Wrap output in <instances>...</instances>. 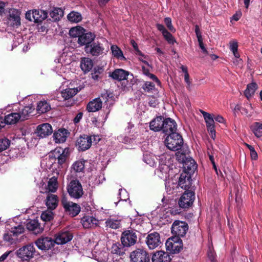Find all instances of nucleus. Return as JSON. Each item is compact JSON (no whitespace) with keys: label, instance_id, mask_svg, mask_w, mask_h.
Returning a JSON list of instances; mask_svg holds the SVG:
<instances>
[{"label":"nucleus","instance_id":"nucleus-15","mask_svg":"<svg viewBox=\"0 0 262 262\" xmlns=\"http://www.w3.org/2000/svg\"><path fill=\"white\" fill-rule=\"evenodd\" d=\"M73 237V234L70 231L62 230L56 235L55 241L58 245H63L71 241Z\"/></svg>","mask_w":262,"mask_h":262},{"label":"nucleus","instance_id":"nucleus-6","mask_svg":"<svg viewBox=\"0 0 262 262\" xmlns=\"http://www.w3.org/2000/svg\"><path fill=\"white\" fill-rule=\"evenodd\" d=\"M131 262H150V255L144 248H137L130 254Z\"/></svg>","mask_w":262,"mask_h":262},{"label":"nucleus","instance_id":"nucleus-37","mask_svg":"<svg viewBox=\"0 0 262 262\" xmlns=\"http://www.w3.org/2000/svg\"><path fill=\"white\" fill-rule=\"evenodd\" d=\"M250 128L256 137L260 138L262 137V123L254 122L250 126Z\"/></svg>","mask_w":262,"mask_h":262},{"label":"nucleus","instance_id":"nucleus-4","mask_svg":"<svg viewBox=\"0 0 262 262\" xmlns=\"http://www.w3.org/2000/svg\"><path fill=\"white\" fill-rule=\"evenodd\" d=\"M36 251L33 244L23 246L16 251L17 256L23 261H29L35 255Z\"/></svg>","mask_w":262,"mask_h":262},{"label":"nucleus","instance_id":"nucleus-7","mask_svg":"<svg viewBox=\"0 0 262 262\" xmlns=\"http://www.w3.org/2000/svg\"><path fill=\"white\" fill-rule=\"evenodd\" d=\"M165 246L166 250L171 253H179L183 247L182 239L178 236L168 238Z\"/></svg>","mask_w":262,"mask_h":262},{"label":"nucleus","instance_id":"nucleus-62","mask_svg":"<svg viewBox=\"0 0 262 262\" xmlns=\"http://www.w3.org/2000/svg\"><path fill=\"white\" fill-rule=\"evenodd\" d=\"M195 33L198 38V40L200 39H202V37L201 35V32L199 28V26L198 25L195 26Z\"/></svg>","mask_w":262,"mask_h":262},{"label":"nucleus","instance_id":"nucleus-48","mask_svg":"<svg viewBox=\"0 0 262 262\" xmlns=\"http://www.w3.org/2000/svg\"><path fill=\"white\" fill-rule=\"evenodd\" d=\"M10 140L4 138L0 139V152L7 149L10 145Z\"/></svg>","mask_w":262,"mask_h":262},{"label":"nucleus","instance_id":"nucleus-5","mask_svg":"<svg viewBox=\"0 0 262 262\" xmlns=\"http://www.w3.org/2000/svg\"><path fill=\"white\" fill-rule=\"evenodd\" d=\"M61 203L65 213L72 217L76 216L80 211L81 208L78 204L69 201L65 197L62 198Z\"/></svg>","mask_w":262,"mask_h":262},{"label":"nucleus","instance_id":"nucleus-51","mask_svg":"<svg viewBox=\"0 0 262 262\" xmlns=\"http://www.w3.org/2000/svg\"><path fill=\"white\" fill-rule=\"evenodd\" d=\"M63 149V148L58 147H56L55 149L52 150L49 155V158L51 159L56 160L57 156L61 153V151Z\"/></svg>","mask_w":262,"mask_h":262},{"label":"nucleus","instance_id":"nucleus-3","mask_svg":"<svg viewBox=\"0 0 262 262\" xmlns=\"http://www.w3.org/2000/svg\"><path fill=\"white\" fill-rule=\"evenodd\" d=\"M67 188L69 195L74 199H80L84 193L80 182L77 179L71 180L68 184Z\"/></svg>","mask_w":262,"mask_h":262},{"label":"nucleus","instance_id":"nucleus-13","mask_svg":"<svg viewBox=\"0 0 262 262\" xmlns=\"http://www.w3.org/2000/svg\"><path fill=\"white\" fill-rule=\"evenodd\" d=\"M92 143V136L84 134L77 139L76 144L78 146V150L84 151L91 147Z\"/></svg>","mask_w":262,"mask_h":262},{"label":"nucleus","instance_id":"nucleus-43","mask_svg":"<svg viewBox=\"0 0 262 262\" xmlns=\"http://www.w3.org/2000/svg\"><path fill=\"white\" fill-rule=\"evenodd\" d=\"M200 112L203 115L206 126L214 125V118H213L210 114L202 110H200Z\"/></svg>","mask_w":262,"mask_h":262},{"label":"nucleus","instance_id":"nucleus-60","mask_svg":"<svg viewBox=\"0 0 262 262\" xmlns=\"http://www.w3.org/2000/svg\"><path fill=\"white\" fill-rule=\"evenodd\" d=\"M207 130L209 132V134L212 139L213 140L215 138V130L214 128V125L206 126Z\"/></svg>","mask_w":262,"mask_h":262},{"label":"nucleus","instance_id":"nucleus-17","mask_svg":"<svg viewBox=\"0 0 262 262\" xmlns=\"http://www.w3.org/2000/svg\"><path fill=\"white\" fill-rule=\"evenodd\" d=\"M96 37V35L94 33L91 32H89L85 29V31L78 38V43L82 46H89L93 41Z\"/></svg>","mask_w":262,"mask_h":262},{"label":"nucleus","instance_id":"nucleus-19","mask_svg":"<svg viewBox=\"0 0 262 262\" xmlns=\"http://www.w3.org/2000/svg\"><path fill=\"white\" fill-rule=\"evenodd\" d=\"M35 133L38 136L41 138H44L51 135L53 133V129L50 124L43 123L39 125L37 127Z\"/></svg>","mask_w":262,"mask_h":262},{"label":"nucleus","instance_id":"nucleus-52","mask_svg":"<svg viewBox=\"0 0 262 262\" xmlns=\"http://www.w3.org/2000/svg\"><path fill=\"white\" fill-rule=\"evenodd\" d=\"M164 39L168 42L169 44L173 45L176 42V40L172 35L168 31L162 34Z\"/></svg>","mask_w":262,"mask_h":262},{"label":"nucleus","instance_id":"nucleus-63","mask_svg":"<svg viewBox=\"0 0 262 262\" xmlns=\"http://www.w3.org/2000/svg\"><path fill=\"white\" fill-rule=\"evenodd\" d=\"M156 27L159 31L161 32L162 34L166 33L167 31V30L165 29V28L162 24H157Z\"/></svg>","mask_w":262,"mask_h":262},{"label":"nucleus","instance_id":"nucleus-39","mask_svg":"<svg viewBox=\"0 0 262 262\" xmlns=\"http://www.w3.org/2000/svg\"><path fill=\"white\" fill-rule=\"evenodd\" d=\"M85 31V29L81 26H77L70 29L69 35L72 37L79 38V36Z\"/></svg>","mask_w":262,"mask_h":262},{"label":"nucleus","instance_id":"nucleus-11","mask_svg":"<svg viewBox=\"0 0 262 262\" xmlns=\"http://www.w3.org/2000/svg\"><path fill=\"white\" fill-rule=\"evenodd\" d=\"M84 51L88 54L97 57L104 53V48L100 42L93 41L89 46L84 47Z\"/></svg>","mask_w":262,"mask_h":262},{"label":"nucleus","instance_id":"nucleus-18","mask_svg":"<svg viewBox=\"0 0 262 262\" xmlns=\"http://www.w3.org/2000/svg\"><path fill=\"white\" fill-rule=\"evenodd\" d=\"M150 259L152 262H170L171 260L169 254L162 250L153 253Z\"/></svg>","mask_w":262,"mask_h":262},{"label":"nucleus","instance_id":"nucleus-1","mask_svg":"<svg viewBox=\"0 0 262 262\" xmlns=\"http://www.w3.org/2000/svg\"><path fill=\"white\" fill-rule=\"evenodd\" d=\"M165 144L170 150L177 151L182 147L183 139L180 134L176 132L167 135L165 140Z\"/></svg>","mask_w":262,"mask_h":262},{"label":"nucleus","instance_id":"nucleus-34","mask_svg":"<svg viewBox=\"0 0 262 262\" xmlns=\"http://www.w3.org/2000/svg\"><path fill=\"white\" fill-rule=\"evenodd\" d=\"M125 248L126 247L124 246L122 243L121 244L118 242L116 243L113 244L112 246L111 252L118 255H123L125 254L126 251Z\"/></svg>","mask_w":262,"mask_h":262},{"label":"nucleus","instance_id":"nucleus-33","mask_svg":"<svg viewBox=\"0 0 262 262\" xmlns=\"http://www.w3.org/2000/svg\"><path fill=\"white\" fill-rule=\"evenodd\" d=\"M34 107L32 105L26 106L21 110H19V115L20 117V121H24L33 112Z\"/></svg>","mask_w":262,"mask_h":262},{"label":"nucleus","instance_id":"nucleus-32","mask_svg":"<svg viewBox=\"0 0 262 262\" xmlns=\"http://www.w3.org/2000/svg\"><path fill=\"white\" fill-rule=\"evenodd\" d=\"M51 105L47 100H43L37 103L36 111L38 114H43L51 110Z\"/></svg>","mask_w":262,"mask_h":262},{"label":"nucleus","instance_id":"nucleus-22","mask_svg":"<svg viewBox=\"0 0 262 262\" xmlns=\"http://www.w3.org/2000/svg\"><path fill=\"white\" fill-rule=\"evenodd\" d=\"M129 75V72L122 69L115 70L110 73V76L114 79L118 81H122L127 79Z\"/></svg>","mask_w":262,"mask_h":262},{"label":"nucleus","instance_id":"nucleus-2","mask_svg":"<svg viewBox=\"0 0 262 262\" xmlns=\"http://www.w3.org/2000/svg\"><path fill=\"white\" fill-rule=\"evenodd\" d=\"M139 232L133 229L125 230L121 235L120 241L126 248L135 245L138 241Z\"/></svg>","mask_w":262,"mask_h":262},{"label":"nucleus","instance_id":"nucleus-25","mask_svg":"<svg viewBox=\"0 0 262 262\" xmlns=\"http://www.w3.org/2000/svg\"><path fill=\"white\" fill-rule=\"evenodd\" d=\"M69 134L68 130L65 128H60L55 132L53 134V137L56 143H63L66 141Z\"/></svg>","mask_w":262,"mask_h":262},{"label":"nucleus","instance_id":"nucleus-53","mask_svg":"<svg viewBox=\"0 0 262 262\" xmlns=\"http://www.w3.org/2000/svg\"><path fill=\"white\" fill-rule=\"evenodd\" d=\"M130 44L132 45L134 49L135 50V54L137 55H139L141 57H144V58H146V56L144 54H143L142 52L139 49L138 44L134 40L132 39L130 40Z\"/></svg>","mask_w":262,"mask_h":262},{"label":"nucleus","instance_id":"nucleus-36","mask_svg":"<svg viewBox=\"0 0 262 262\" xmlns=\"http://www.w3.org/2000/svg\"><path fill=\"white\" fill-rule=\"evenodd\" d=\"M258 86L256 83L252 82L248 84L246 89L244 91V95L246 97L249 99L252 95H253L257 89Z\"/></svg>","mask_w":262,"mask_h":262},{"label":"nucleus","instance_id":"nucleus-44","mask_svg":"<svg viewBox=\"0 0 262 262\" xmlns=\"http://www.w3.org/2000/svg\"><path fill=\"white\" fill-rule=\"evenodd\" d=\"M105 225L106 227L117 229L120 227L121 224L120 222L118 220L108 219L105 221Z\"/></svg>","mask_w":262,"mask_h":262},{"label":"nucleus","instance_id":"nucleus-28","mask_svg":"<svg viewBox=\"0 0 262 262\" xmlns=\"http://www.w3.org/2000/svg\"><path fill=\"white\" fill-rule=\"evenodd\" d=\"M33 21L35 23H40L48 17V12L42 10H33Z\"/></svg>","mask_w":262,"mask_h":262},{"label":"nucleus","instance_id":"nucleus-29","mask_svg":"<svg viewBox=\"0 0 262 262\" xmlns=\"http://www.w3.org/2000/svg\"><path fill=\"white\" fill-rule=\"evenodd\" d=\"M58 203V200L56 195L52 194L48 195L46 201V205L49 209L51 210L55 209L57 207Z\"/></svg>","mask_w":262,"mask_h":262},{"label":"nucleus","instance_id":"nucleus-21","mask_svg":"<svg viewBox=\"0 0 262 262\" xmlns=\"http://www.w3.org/2000/svg\"><path fill=\"white\" fill-rule=\"evenodd\" d=\"M70 151L69 147L63 148L61 153L57 156L56 160L57 161L58 168H63L66 164L68 158L70 156Z\"/></svg>","mask_w":262,"mask_h":262},{"label":"nucleus","instance_id":"nucleus-58","mask_svg":"<svg viewBox=\"0 0 262 262\" xmlns=\"http://www.w3.org/2000/svg\"><path fill=\"white\" fill-rule=\"evenodd\" d=\"M176 156L177 160L182 163L188 158L186 157V155L185 154L180 151H178L176 153Z\"/></svg>","mask_w":262,"mask_h":262},{"label":"nucleus","instance_id":"nucleus-16","mask_svg":"<svg viewBox=\"0 0 262 262\" xmlns=\"http://www.w3.org/2000/svg\"><path fill=\"white\" fill-rule=\"evenodd\" d=\"M146 243L150 249H154L161 243L160 234L157 232L149 234L146 238Z\"/></svg>","mask_w":262,"mask_h":262},{"label":"nucleus","instance_id":"nucleus-10","mask_svg":"<svg viewBox=\"0 0 262 262\" xmlns=\"http://www.w3.org/2000/svg\"><path fill=\"white\" fill-rule=\"evenodd\" d=\"M37 248L42 251H48L55 246L56 241L50 237L41 236L35 242Z\"/></svg>","mask_w":262,"mask_h":262},{"label":"nucleus","instance_id":"nucleus-50","mask_svg":"<svg viewBox=\"0 0 262 262\" xmlns=\"http://www.w3.org/2000/svg\"><path fill=\"white\" fill-rule=\"evenodd\" d=\"M40 217L43 221H51L53 220L54 214L51 211H47L41 213Z\"/></svg>","mask_w":262,"mask_h":262},{"label":"nucleus","instance_id":"nucleus-9","mask_svg":"<svg viewBox=\"0 0 262 262\" xmlns=\"http://www.w3.org/2000/svg\"><path fill=\"white\" fill-rule=\"evenodd\" d=\"M172 233L174 236H184L188 230V225L185 222L175 221L171 228Z\"/></svg>","mask_w":262,"mask_h":262},{"label":"nucleus","instance_id":"nucleus-46","mask_svg":"<svg viewBox=\"0 0 262 262\" xmlns=\"http://www.w3.org/2000/svg\"><path fill=\"white\" fill-rule=\"evenodd\" d=\"M75 91L72 89H66L61 91V96L64 99V100H68L70 98L73 97L75 95L74 93Z\"/></svg>","mask_w":262,"mask_h":262},{"label":"nucleus","instance_id":"nucleus-57","mask_svg":"<svg viewBox=\"0 0 262 262\" xmlns=\"http://www.w3.org/2000/svg\"><path fill=\"white\" fill-rule=\"evenodd\" d=\"M24 228L21 226H18L17 227H15L14 229L11 231V233H12L13 236H17L19 234L24 232Z\"/></svg>","mask_w":262,"mask_h":262},{"label":"nucleus","instance_id":"nucleus-14","mask_svg":"<svg viewBox=\"0 0 262 262\" xmlns=\"http://www.w3.org/2000/svg\"><path fill=\"white\" fill-rule=\"evenodd\" d=\"M177 129V124L176 121L170 118L164 119V123L162 128V131L165 135L172 134L176 132Z\"/></svg>","mask_w":262,"mask_h":262},{"label":"nucleus","instance_id":"nucleus-59","mask_svg":"<svg viewBox=\"0 0 262 262\" xmlns=\"http://www.w3.org/2000/svg\"><path fill=\"white\" fill-rule=\"evenodd\" d=\"M10 17L13 21V25L16 26L20 25V18L19 15L14 14L13 13L10 14Z\"/></svg>","mask_w":262,"mask_h":262},{"label":"nucleus","instance_id":"nucleus-8","mask_svg":"<svg viewBox=\"0 0 262 262\" xmlns=\"http://www.w3.org/2000/svg\"><path fill=\"white\" fill-rule=\"evenodd\" d=\"M195 200V193L193 190L185 191L180 197L178 204L180 207L188 209L191 207Z\"/></svg>","mask_w":262,"mask_h":262},{"label":"nucleus","instance_id":"nucleus-41","mask_svg":"<svg viewBox=\"0 0 262 262\" xmlns=\"http://www.w3.org/2000/svg\"><path fill=\"white\" fill-rule=\"evenodd\" d=\"M113 55L120 60H125L121 50L116 45H112L111 48Z\"/></svg>","mask_w":262,"mask_h":262},{"label":"nucleus","instance_id":"nucleus-38","mask_svg":"<svg viewBox=\"0 0 262 262\" xmlns=\"http://www.w3.org/2000/svg\"><path fill=\"white\" fill-rule=\"evenodd\" d=\"M157 158L151 154H146L143 156L144 161L150 166H156L157 163Z\"/></svg>","mask_w":262,"mask_h":262},{"label":"nucleus","instance_id":"nucleus-30","mask_svg":"<svg viewBox=\"0 0 262 262\" xmlns=\"http://www.w3.org/2000/svg\"><path fill=\"white\" fill-rule=\"evenodd\" d=\"M93 67L92 60L88 57H83L80 61V68L82 71L86 73L92 70Z\"/></svg>","mask_w":262,"mask_h":262},{"label":"nucleus","instance_id":"nucleus-27","mask_svg":"<svg viewBox=\"0 0 262 262\" xmlns=\"http://www.w3.org/2000/svg\"><path fill=\"white\" fill-rule=\"evenodd\" d=\"M26 227L28 230L33 231L35 234H38L43 231V228L41 227L37 220H30L27 223Z\"/></svg>","mask_w":262,"mask_h":262},{"label":"nucleus","instance_id":"nucleus-26","mask_svg":"<svg viewBox=\"0 0 262 262\" xmlns=\"http://www.w3.org/2000/svg\"><path fill=\"white\" fill-rule=\"evenodd\" d=\"M81 223L84 228H90L96 227L98 223V220L91 216H84L81 219Z\"/></svg>","mask_w":262,"mask_h":262},{"label":"nucleus","instance_id":"nucleus-55","mask_svg":"<svg viewBox=\"0 0 262 262\" xmlns=\"http://www.w3.org/2000/svg\"><path fill=\"white\" fill-rule=\"evenodd\" d=\"M155 84L153 82L150 81H146L142 86V88L145 92H151V91L155 89Z\"/></svg>","mask_w":262,"mask_h":262},{"label":"nucleus","instance_id":"nucleus-45","mask_svg":"<svg viewBox=\"0 0 262 262\" xmlns=\"http://www.w3.org/2000/svg\"><path fill=\"white\" fill-rule=\"evenodd\" d=\"M72 168L76 172H81L84 168V161H77L72 165Z\"/></svg>","mask_w":262,"mask_h":262},{"label":"nucleus","instance_id":"nucleus-12","mask_svg":"<svg viewBox=\"0 0 262 262\" xmlns=\"http://www.w3.org/2000/svg\"><path fill=\"white\" fill-rule=\"evenodd\" d=\"M191 174L182 172L179 177L178 185L185 191L193 190L192 186Z\"/></svg>","mask_w":262,"mask_h":262},{"label":"nucleus","instance_id":"nucleus-31","mask_svg":"<svg viewBox=\"0 0 262 262\" xmlns=\"http://www.w3.org/2000/svg\"><path fill=\"white\" fill-rule=\"evenodd\" d=\"M20 117L19 113H11L5 116L4 120L6 124H14L18 122L20 120Z\"/></svg>","mask_w":262,"mask_h":262},{"label":"nucleus","instance_id":"nucleus-23","mask_svg":"<svg viewBox=\"0 0 262 262\" xmlns=\"http://www.w3.org/2000/svg\"><path fill=\"white\" fill-rule=\"evenodd\" d=\"M164 118L162 116H157L152 119L149 124L150 129L154 132L162 130Z\"/></svg>","mask_w":262,"mask_h":262},{"label":"nucleus","instance_id":"nucleus-24","mask_svg":"<svg viewBox=\"0 0 262 262\" xmlns=\"http://www.w3.org/2000/svg\"><path fill=\"white\" fill-rule=\"evenodd\" d=\"M102 106V101L100 97L94 99L88 103L86 110L89 112H96L100 110Z\"/></svg>","mask_w":262,"mask_h":262},{"label":"nucleus","instance_id":"nucleus-40","mask_svg":"<svg viewBox=\"0 0 262 262\" xmlns=\"http://www.w3.org/2000/svg\"><path fill=\"white\" fill-rule=\"evenodd\" d=\"M68 19L72 23H79L82 18L81 14L78 12L71 11L67 16Z\"/></svg>","mask_w":262,"mask_h":262},{"label":"nucleus","instance_id":"nucleus-56","mask_svg":"<svg viewBox=\"0 0 262 262\" xmlns=\"http://www.w3.org/2000/svg\"><path fill=\"white\" fill-rule=\"evenodd\" d=\"M13 234L11 233V231L9 232L6 233L4 234L3 239L5 241L8 242L10 244H12L14 242V239L12 237Z\"/></svg>","mask_w":262,"mask_h":262},{"label":"nucleus","instance_id":"nucleus-20","mask_svg":"<svg viewBox=\"0 0 262 262\" xmlns=\"http://www.w3.org/2000/svg\"><path fill=\"white\" fill-rule=\"evenodd\" d=\"M183 172L193 174L197 168V164L192 158H188L183 163Z\"/></svg>","mask_w":262,"mask_h":262},{"label":"nucleus","instance_id":"nucleus-61","mask_svg":"<svg viewBox=\"0 0 262 262\" xmlns=\"http://www.w3.org/2000/svg\"><path fill=\"white\" fill-rule=\"evenodd\" d=\"M208 257L211 261V262H217L216 260V255L214 252L209 249L207 252Z\"/></svg>","mask_w":262,"mask_h":262},{"label":"nucleus","instance_id":"nucleus-64","mask_svg":"<svg viewBox=\"0 0 262 262\" xmlns=\"http://www.w3.org/2000/svg\"><path fill=\"white\" fill-rule=\"evenodd\" d=\"M83 116V113L82 112H79L75 117L74 118L73 121L74 123H78L80 120L82 119V117Z\"/></svg>","mask_w":262,"mask_h":262},{"label":"nucleus","instance_id":"nucleus-47","mask_svg":"<svg viewBox=\"0 0 262 262\" xmlns=\"http://www.w3.org/2000/svg\"><path fill=\"white\" fill-rule=\"evenodd\" d=\"M103 69L101 67L94 68L91 75L92 78L95 80H98L100 78V75L103 73Z\"/></svg>","mask_w":262,"mask_h":262},{"label":"nucleus","instance_id":"nucleus-42","mask_svg":"<svg viewBox=\"0 0 262 262\" xmlns=\"http://www.w3.org/2000/svg\"><path fill=\"white\" fill-rule=\"evenodd\" d=\"M48 188L49 191L52 192H55L57 189V178L54 176L52 177L48 181Z\"/></svg>","mask_w":262,"mask_h":262},{"label":"nucleus","instance_id":"nucleus-54","mask_svg":"<svg viewBox=\"0 0 262 262\" xmlns=\"http://www.w3.org/2000/svg\"><path fill=\"white\" fill-rule=\"evenodd\" d=\"M164 22L166 26L168 29L171 32L174 33L176 32V29L173 26L171 23V19L170 17H165L164 19Z\"/></svg>","mask_w":262,"mask_h":262},{"label":"nucleus","instance_id":"nucleus-35","mask_svg":"<svg viewBox=\"0 0 262 262\" xmlns=\"http://www.w3.org/2000/svg\"><path fill=\"white\" fill-rule=\"evenodd\" d=\"M63 15V10L61 8H54L50 12V15L52 19V21H59Z\"/></svg>","mask_w":262,"mask_h":262},{"label":"nucleus","instance_id":"nucleus-49","mask_svg":"<svg viewBox=\"0 0 262 262\" xmlns=\"http://www.w3.org/2000/svg\"><path fill=\"white\" fill-rule=\"evenodd\" d=\"M230 49L233 52L234 56L236 58L240 57L239 54L238 52V44L236 41L230 42Z\"/></svg>","mask_w":262,"mask_h":262}]
</instances>
